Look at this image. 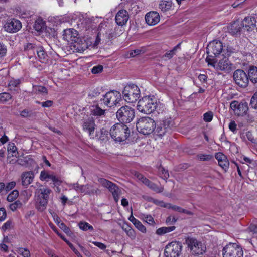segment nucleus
I'll return each instance as SVG.
<instances>
[{
    "mask_svg": "<svg viewBox=\"0 0 257 257\" xmlns=\"http://www.w3.org/2000/svg\"><path fill=\"white\" fill-rule=\"evenodd\" d=\"M142 52V50L140 49H135L134 50L130 51L125 54V56L126 58L134 57L137 55H138Z\"/></svg>",
    "mask_w": 257,
    "mask_h": 257,
    "instance_id": "obj_49",
    "label": "nucleus"
},
{
    "mask_svg": "<svg viewBox=\"0 0 257 257\" xmlns=\"http://www.w3.org/2000/svg\"><path fill=\"white\" fill-rule=\"evenodd\" d=\"M109 134L115 141L122 142L129 137L130 131L125 124L117 123L111 127Z\"/></svg>",
    "mask_w": 257,
    "mask_h": 257,
    "instance_id": "obj_1",
    "label": "nucleus"
},
{
    "mask_svg": "<svg viewBox=\"0 0 257 257\" xmlns=\"http://www.w3.org/2000/svg\"><path fill=\"white\" fill-rule=\"evenodd\" d=\"M213 112L209 111L203 114V120L206 122H211L213 117Z\"/></svg>",
    "mask_w": 257,
    "mask_h": 257,
    "instance_id": "obj_45",
    "label": "nucleus"
},
{
    "mask_svg": "<svg viewBox=\"0 0 257 257\" xmlns=\"http://www.w3.org/2000/svg\"><path fill=\"white\" fill-rule=\"evenodd\" d=\"M60 228L67 234H70L71 231L70 228L66 226V225L63 223L61 222L59 225Z\"/></svg>",
    "mask_w": 257,
    "mask_h": 257,
    "instance_id": "obj_61",
    "label": "nucleus"
},
{
    "mask_svg": "<svg viewBox=\"0 0 257 257\" xmlns=\"http://www.w3.org/2000/svg\"><path fill=\"white\" fill-rule=\"evenodd\" d=\"M38 46L32 43H27L24 45V52L29 58H31L35 56Z\"/></svg>",
    "mask_w": 257,
    "mask_h": 257,
    "instance_id": "obj_23",
    "label": "nucleus"
},
{
    "mask_svg": "<svg viewBox=\"0 0 257 257\" xmlns=\"http://www.w3.org/2000/svg\"><path fill=\"white\" fill-rule=\"evenodd\" d=\"M181 44H178L176 46H175L172 50L168 51L163 56V58H167L168 59H171L173 57V56L175 54L176 52L177 49L180 48Z\"/></svg>",
    "mask_w": 257,
    "mask_h": 257,
    "instance_id": "obj_36",
    "label": "nucleus"
},
{
    "mask_svg": "<svg viewBox=\"0 0 257 257\" xmlns=\"http://www.w3.org/2000/svg\"><path fill=\"white\" fill-rule=\"evenodd\" d=\"M53 173L50 174L47 171L45 170L42 171L40 173V179L41 180H44L46 181H48L49 180H51Z\"/></svg>",
    "mask_w": 257,
    "mask_h": 257,
    "instance_id": "obj_39",
    "label": "nucleus"
},
{
    "mask_svg": "<svg viewBox=\"0 0 257 257\" xmlns=\"http://www.w3.org/2000/svg\"><path fill=\"white\" fill-rule=\"evenodd\" d=\"M206 61L208 65L213 66L216 70L224 71L229 72L231 70L232 64L230 61L226 59L220 60L216 63L215 59L206 58Z\"/></svg>",
    "mask_w": 257,
    "mask_h": 257,
    "instance_id": "obj_11",
    "label": "nucleus"
},
{
    "mask_svg": "<svg viewBox=\"0 0 257 257\" xmlns=\"http://www.w3.org/2000/svg\"><path fill=\"white\" fill-rule=\"evenodd\" d=\"M247 75L248 80L249 79L251 82L257 83V67L255 66L250 67Z\"/></svg>",
    "mask_w": 257,
    "mask_h": 257,
    "instance_id": "obj_26",
    "label": "nucleus"
},
{
    "mask_svg": "<svg viewBox=\"0 0 257 257\" xmlns=\"http://www.w3.org/2000/svg\"><path fill=\"white\" fill-rule=\"evenodd\" d=\"M157 100L153 96H146L140 99L137 104V109L146 114H150L156 108Z\"/></svg>",
    "mask_w": 257,
    "mask_h": 257,
    "instance_id": "obj_2",
    "label": "nucleus"
},
{
    "mask_svg": "<svg viewBox=\"0 0 257 257\" xmlns=\"http://www.w3.org/2000/svg\"><path fill=\"white\" fill-rule=\"evenodd\" d=\"M174 122L171 118H167L156 123L154 134L159 137H162L166 133L170 132L174 127Z\"/></svg>",
    "mask_w": 257,
    "mask_h": 257,
    "instance_id": "obj_8",
    "label": "nucleus"
},
{
    "mask_svg": "<svg viewBox=\"0 0 257 257\" xmlns=\"http://www.w3.org/2000/svg\"><path fill=\"white\" fill-rule=\"evenodd\" d=\"M7 51L6 46L0 42V57L4 56L6 54Z\"/></svg>",
    "mask_w": 257,
    "mask_h": 257,
    "instance_id": "obj_62",
    "label": "nucleus"
},
{
    "mask_svg": "<svg viewBox=\"0 0 257 257\" xmlns=\"http://www.w3.org/2000/svg\"><path fill=\"white\" fill-rule=\"evenodd\" d=\"M233 80L237 85L243 88L246 87L249 82L248 75L241 69H237L234 71Z\"/></svg>",
    "mask_w": 257,
    "mask_h": 257,
    "instance_id": "obj_14",
    "label": "nucleus"
},
{
    "mask_svg": "<svg viewBox=\"0 0 257 257\" xmlns=\"http://www.w3.org/2000/svg\"><path fill=\"white\" fill-rule=\"evenodd\" d=\"M14 227V223L11 220H8L6 222H5L3 226L1 227V229L2 231L5 232L7 230H10L13 229Z\"/></svg>",
    "mask_w": 257,
    "mask_h": 257,
    "instance_id": "obj_40",
    "label": "nucleus"
},
{
    "mask_svg": "<svg viewBox=\"0 0 257 257\" xmlns=\"http://www.w3.org/2000/svg\"><path fill=\"white\" fill-rule=\"evenodd\" d=\"M182 245L179 241H173L169 243L164 250L166 257H178L181 252Z\"/></svg>",
    "mask_w": 257,
    "mask_h": 257,
    "instance_id": "obj_12",
    "label": "nucleus"
},
{
    "mask_svg": "<svg viewBox=\"0 0 257 257\" xmlns=\"http://www.w3.org/2000/svg\"><path fill=\"white\" fill-rule=\"evenodd\" d=\"M243 30L249 31L254 29L256 26V20L254 17L247 16L244 18L242 21H240Z\"/></svg>",
    "mask_w": 257,
    "mask_h": 257,
    "instance_id": "obj_19",
    "label": "nucleus"
},
{
    "mask_svg": "<svg viewBox=\"0 0 257 257\" xmlns=\"http://www.w3.org/2000/svg\"><path fill=\"white\" fill-rule=\"evenodd\" d=\"M105 110L101 108L99 104L93 106V109L91 110V113L93 115L100 116L104 115Z\"/></svg>",
    "mask_w": 257,
    "mask_h": 257,
    "instance_id": "obj_33",
    "label": "nucleus"
},
{
    "mask_svg": "<svg viewBox=\"0 0 257 257\" xmlns=\"http://www.w3.org/2000/svg\"><path fill=\"white\" fill-rule=\"evenodd\" d=\"M34 90L36 91V92L45 94H47L48 93L47 89L44 86H36L34 87Z\"/></svg>",
    "mask_w": 257,
    "mask_h": 257,
    "instance_id": "obj_52",
    "label": "nucleus"
},
{
    "mask_svg": "<svg viewBox=\"0 0 257 257\" xmlns=\"http://www.w3.org/2000/svg\"><path fill=\"white\" fill-rule=\"evenodd\" d=\"M110 192L112 193L115 202L116 203L118 202L121 192V189L117 185H116L115 187H113V189H112V191H111Z\"/></svg>",
    "mask_w": 257,
    "mask_h": 257,
    "instance_id": "obj_34",
    "label": "nucleus"
},
{
    "mask_svg": "<svg viewBox=\"0 0 257 257\" xmlns=\"http://www.w3.org/2000/svg\"><path fill=\"white\" fill-rule=\"evenodd\" d=\"M19 193L17 190H14L7 196V199L9 202L15 200L19 196Z\"/></svg>",
    "mask_w": 257,
    "mask_h": 257,
    "instance_id": "obj_42",
    "label": "nucleus"
},
{
    "mask_svg": "<svg viewBox=\"0 0 257 257\" xmlns=\"http://www.w3.org/2000/svg\"><path fill=\"white\" fill-rule=\"evenodd\" d=\"M98 181L102 186L107 188L110 192L113 189V187H115L116 186L114 183L104 178H99Z\"/></svg>",
    "mask_w": 257,
    "mask_h": 257,
    "instance_id": "obj_27",
    "label": "nucleus"
},
{
    "mask_svg": "<svg viewBox=\"0 0 257 257\" xmlns=\"http://www.w3.org/2000/svg\"><path fill=\"white\" fill-rule=\"evenodd\" d=\"M135 226L142 233L146 232V227L142 224V223L138 220L135 224Z\"/></svg>",
    "mask_w": 257,
    "mask_h": 257,
    "instance_id": "obj_55",
    "label": "nucleus"
},
{
    "mask_svg": "<svg viewBox=\"0 0 257 257\" xmlns=\"http://www.w3.org/2000/svg\"><path fill=\"white\" fill-rule=\"evenodd\" d=\"M36 52L39 59L41 62L44 63L47 61L48 55L42 46L39 45L38 46Z\"/></svg>",
    "mask_w": 257,
    "mask_h": 257,
    "instance_id": "obj_25",
    "label": "nucleus"
},
{
    "mask_svg": "<svg viewBox=\"0 0 257 257\" xmlns=\"http://www.w3.org/2000/svg\"><path fill=\"white\" fill-rule=\"evenodd\" d=\"M12 98L11 95L9 93L3 92L0 93V101L5 102Z\"/></svg>",
    "mask_w": 257,
    "mask_h": 257,
    "instance_id": "obj_48",
    "label": "nucleus"
},
{
    "mask_svg": "<svg viewBox=\"0 0 257 257\" xmlns=\"http://www.w3.org/2000/svg\"><path fill=\"white\" fill-rule=\"evenodd\" d=\"M17 150V148L15 145V144L13 143H9L7 148V151L8 154H9L10 153H12V156H16V154L18 153L16 152Z\"/></svg>",
    "mask_w": 257,
    "mask_h": 257,
    "instance_id": "obj_41",
    "label": "nucleus"
},
{
    "mask_svg": "<svg viewBox=\"0 0 257 257\" xmlns=\"http://www.w3.org/2000/svg\"><path fill=\"white\" fill-rule=\"evenodd\" d=\"M78 34L76 30L74 29H68L63 31V39L70 43H77L78 42Z\"/></svg>",
    "mask_w": 257,
    "mask_h": 257,
    "instance_id": "obj_16",
    "label": "nucleus"
},
{
    "mask_svg": "<svg viewBox=\"0 0 257 257\" xmlns=\"http://www.w3.org/2000/svg\"><path fill=\"white\" fill-rule=\"evenodd\" d=\"M108 131L106 129L102 128L99 132L96 134V136L98 139L102 141H106L108 140Z\"/></svg>",
    "mask_w": 257,
    "mask_h": 257,
    "instance_id": "obj_32",
    "label": "nucleus"
},
{
    "mask_svg": "<svg viewBox=\"0 0 257 257\" xmlns=\"http://www.w3.org/2000/svg\"><path fill=\"white\" fill-rule=\"evenodd\" d=\"M117 119L123 124L131 122L135 116V110L133 108L124 106L120 107L116 112Z\"/></svg>",
    "mask_w": 257,
    "mask_h": 257,
    "instance_id": "obj_5",
    "label": "nucleus"
},
{
    "mask_svg": "<svg viewBox=\"0 0 257 257\" xmlns=\"http://www.w3.org/2000/svg\"><path fill=\"white\" fill-rule=\"evenodd\" d=\"M23 78L14 79L11 78L9 81L8 86L10 88V90L12 91H15L18 92L19 90V86L21 83Z\"/></svg>",
    "mask_w": 257,
    "mask_h": 257,
    "instance_id": "obj_24",
    "label": "nucleus"
},
{
    "mask_svg": "<svg viewBox=\"0 0 257 257\" xmlns=\"http://www.w3.org/2000/svg\"><path fill=\"white\" fill-rule=\"evenodd\" d=\"M103 98H101L99 103L102 106L103 104L108 107H112L116 105L121 100V93L115 90L107 92L105 95H103Z\"/></svg>",
    "mask_w": 257,
    "mask_h": 257,
    "instance_id": "obj_7",
    "label": "nucleus"
},
{
    "mask_svg": "<svg viewBox=\"0 0 257 257\" xmlns=\"http://www.w3.org/2000/svg\"><path fill=\"white\" fill-rule=\"evenodd\" d=\"M7 217L6 210L4 208H0V221H3L5 220Z\"/></svg>",
    "mask_w": 257,
    "mask_h": 257,
    "instance_id": "obj_64",
    "label": "nucleus"
},
{
    "mask_svg": "<svg viewBox=\"0 0 257 257\" xmlns=\"http://www.w3.org/2000/svg\"><path fill=\"white\" fill-rule=\"evenodd\" d=\"M16 184V183L15 181L9 182L5 185L4 189L7 192L9 191L15 187Z\"/></svg>",
    "mask_w": 257,
    "mask_h": 257,
    "instance_id": "obj_60",
    "label": "nucleus"
},
{
    "mask_svg": "<svg viewBox=\"0 0 257 257\" xmlns=\"http://www.w3.org/2000/svg\"><path fill=\"white\" fill-rule=\"evenodd\" d=\"M44 23L42 20H38L35 21V24L34 25V28L35 30H36L38 32H40L42 31Z\"/></svg>",
    "mask_w": 257,
    "mask_h": 257,
    "instance_id": "obj_44",
    "label": "nucleus"
},
{
    "mask_svg": "<svg viewBox=\"0 0 257 257\" xmlns=\"http://www.w3.org/2000/svg\"><path fill=\"white\" fill-rule=\"evenodd\" d=\"M242 29H243L241 22L238 19L234 21L227 26L228 32L233 36L240 35Z\"/></svg>",
    "mask_w": 257,
    "mask_h": 257,
    "instance_id": "obj_17",
    "label": "nucleus"
},
{
    "mask_svg": "<svg viewBox=\"0 0 257 257\" xmlns=\"http://www.w3.org/2000/svg\"><path fill=\"white\" fill-rule=\"evenodd\" d=\"M159 176L164 180H167L169 177L168 171L166 170L161 165L158 167Z\"/></svg>",
    "mask_w": 257,
    "mask_h": 257,
    "instance_id": "obj_35",
    "label": "nucleus"
},
{
    "mask_svg": "<svg viewBox=\"0 0 257 257\" xmlns=\"http://www.w3.org/2000/svg\"><path fill=\"white\" fill-rule=\"evenodd\" d=\"M185 243L187 245L188 250L193 255L203 254L205 251L206 247L201 241L194 237H186L185 238Z\"/></svg>",
    "mask_w": 257,
    "mask_h": 257,
    "instance_id": "obj_4",
    "label": "nucleus"
},
{
    "mask_svg": "<svg viewBox=\"0 0 257 257\" xmlns=\"http://www.w3.org/2000/svg\"><path fill=\"white\" fill-rule=\"evenodd\" d=\"M129 18L128 12L122 9L119 11L115 16V22L119 26H122L127 22Z\"/></svg>",
    "mask_w": 257,
    "mask_h": 257,
    "instance_id": "obj_21",
    "label": "nucleus"
},
{
    "mask_svg": "<svg viewBox=\"0 0 257 257\" xmlns=\"http://www.w3.org/2000/svg\"><path fill=\"white\" fill-rule=\"evenodd\" d=\"M47 204L46 199L39 197L36 202V208L38 211L42 212L46 209Z\"/></svg>",
    "mask_w": 257,
    "mask_h": 257,
    "instance_id": "obj_29",
    "label": "nucleus"
},
{
    "mask_svg": "<svg viewBox=\"0 0 257 257\" xmlns=\"http://www.w3.org/2000/svg\"><path fill=\"white\" fill-rule=\"evenodd\" d=\"M215 157L218 160V162L227 159L226 156L221 152L216 153Z\"/></svg>",
    "mask_w": 257,
    "mask_h": 257,
    "instance_id": "obj_63",
    "label": "nucleus"
},
{
    "mask_svg": "<svg viewBox=\"0 0 257 257\" xmlns=\"http://www.w3.org/2000/svg\"><path fill=\"white\" fill-rule=\"evenodd\" d=\"M22 23L18 19L11 18L8 19L4 25V30L10 33H15L22 28Z\"/></svg>",
    "mask_w": 257,
    "mask_h": 257,
    "instance_id": "obj_13",
    "label": "nucleus"
},
{
    "mask_svg": "<svg viewBox=\"0 0 257 257\" xmlns=\"http://www.w3.org/2000/svg\"><path fill=\"white\" fill-rule=\"evenodd\" d=\"M22 204L19 200H17L15 202L11 203L9 205L10 209L13 211H16L18 208H20L22 207Z\"/></svg>",
    "mask_w": 257,
    "mask_h": 257,
    "instance_id": "obj_46",
    "label": "nucleus"
},
{
    "mask_svg": "<svg viewBox=\"0 0 257 257\" xmlns=\"http://www.w3.org/2000/svg\"><path fill=\"white\" fill-rule=\"evenodd\" d=\"M78 226L81 230L83 231L93 230V227L92 225H90L88 223L85 221H81L79 223Z\"/></svg>",
    "mask_w": 257,
    "mask_h": 257,
    "instance_id": "obj_38",
    "label": "nucleus"
},
{
    "mask_svg": "<svg viewBox=\"0 0 257 257\" xmlns=\"http://www.w3.org/2000/svg\"><path fill=\"white\" fill-rule=\"evenodd\" d=\"M152 202L156 205L162 207L169 208L170 203H166L163 201H160L157 199H152Z\"/></svg>",
    "mask_w": 257,
    "mask_h": 257,
    "instance_id": "obj_50",
    "label": "nucleus"
},
{
    "mask_svg": "<svg viewBox=\"0 0 257 257\" xmlns=\"http://www.w3.org/2000/svg\"><path fill=\"white\" fill-rule=\"evenodd\" d=\"M172 6V2L171 0H161L160 2L159 7L163 12H166L169 10Z\"/></svg>",
    "mask_w": 257,
    "mask_h": 257,
    "instance_id": "obj_28",
    "label": "nucleus"
},
{
    "mask_svg": "<svg viewBox=\"0 0 257 257\" xmlns=\"http://www.w3.org/2000/svg\"><path fill=\"white\" fill-rule=\"evenodd\" d=\"M242 248L236 243H229L223 249V257H242Z\"/></svg>",
    "mask_w": 257,
    "mask_h": 257,
    "instance_id": "obj_9",
    "label": "nucleus"
},
{
    "mask_svg": "<svg viewBox=\"0 0 257 257\" xmlns=\"http://www.w3.org/2000/svg\"><path fill=\"white\" fill-rule=\"evenodd\" d=\"M58 235L69 245V246L71 248V249L73 251V252L76 254V255L78 257H83L82 255L79 253V252L74 247L73 244L70 243L67 239L64 237V236L62 234H58Z\"/></svg>",
    "mask_w": 257,
    "mask_h": 257,
    "instance_id": "obj_37",
    "label": "nucleus"
},
{
    "mask_svg": "<svg viewBox=\"0 0 257 257\" xmlns=\"http://www.w3.org/2000/svg\"><path fill=\"white\" fill-rule=\"evenodd\" d=\"M69 187L74 189L78 193H85L86 194H93L97 193L98 191V189H91V186L89 184L80 185L78 183L70 184Z\"/></svg>",
    "mask_w": 257,
    "mask_h": 257,
    "instance_id": "obj_15",
    "label": "nucleus"
},
{
    "mask_svg": "<svg viewBox=\"0 0 257 257\" xmlns=\"http://www.w3.org/2000/svg\"><path fill=\"white\" fill-rule=\"evenodd\" d=\"M197 158L201 161H209L213 158V156L210 154H200L197 155Z\"/></svg>",
    "mask_w": 257,
    "mask_h": 257,
    "instance_id": "obj_51",
    "label": "nucleus"
},
{
    "mask_svg": "<svg viewBox=\"0 0 257 257\" xmlns=\"http://www.w3.org/2000/svg\"><path fill=\"white\" fill-rule=\"evenodd\" d=\"M250 104L252 108L257 109V92L252 97Z\"/></svg>",
    "mask_w": 257,
    "mask_h": 257,
    "instance_id": "obj_56",
    "label": "nucleus"
},
{
    "mask_svg": "<svg viewBox=\"0 0 257 257\" xmlns=\"http://www.w3.org/2000/svg\"><path fill=\"white\" fill-rule=\"evenodd\" d=\"M17 252L23 257H30L31 254L30 251L25 248H19L17 249Z\"/></svg>",
    "mask_w": 257,
    "mask_h": 257,
    "instance_id": "obj_43",
    "label": "nucleus"
},
{
    "mask_svg": "<svg viewBox=\"0 0 257 257\" xmlns=\"http://www.w3.org/2000/svg\"><path fill=\"white\" fill-rule=\"evenodd\" d=\"M219 165L222 167L225 171H226L229 166V161L226 159L221 161L220 162H218Z\"/></svg>",
    "mask_w": 257,
    "mask_h": 257,
    "instance_id": "obj_58",
    "label": "nucleus"
},
{
    "mask_svg": "<svg viewBox=\"0 0 257 257\" xmlns=\"http://www.w3.org/2000/svg\"><path fill=\"white\" fill-rule=\"evenodd\" d=\"M248 110V104L247 103H239L237 110L235 112L238 115L243 116L246 114Z\"/></svg>",
    "mask_w": 257,
    "mask_h": 257,
    "instance_id": "obj_30",
    "label": "nucleus"
},
{
    "mask_svg": "<svg viewBox=\"0 0 257 257\" xmlns=\"http://www.w3.org/2000/svg\"><path fill=\"white\" fill-rule=\"evenodd\" d=\"M175 229V226L162 227L156 230V234L159 235H162L165 233L170 232Z\"/></svg>",
    "mask_w": 257,
    "mask_h": 257,
    "instance_id": "obj_31",
    "label": "nucleus"
},
{
    "mask_svg": "<svg viewBox=\"0 0 257 257\" xmlns=\"http://www.w3.org/2000/svg\"><path fill=\"white\" fill-rule=\"evenodd\" d=\"M34 179V173L32 171L24 172L21 174V183L24 186L27 187L30 184Z\"/></svg>",
    "mask_w": 257,
    "mask_h": 257,
    "instance_id": "obj_22",
    "label": "nucleus"
},
{
    "mask_svg": "<svg viewBox=\"0 0 257 257\" xmlns=\"http://www.w3.org/2000/svg\"><path fill=\"white\" fill-rule=\"evenodd\" d=\"M122 94L125 101L134 103L140 97V90L136 85L130 84L124 87Z\"/></svg>",
    "mask_w": 257,
    "mask_h": 257,
    "instance_id": "obj_6",
    "label": "nucleus"
},
{
    "mask_svg": "<svg viewBox=\"0 0 257 257\" xmlns=\"http://www.w3.org/2000/svg\"><path fill=\"white\" fill-rule=\"evenodd\" d=\"M51 180L53 182V185L55 186H59L62 183V181L60 178L55 175L54 174L51 179Z\"/></svg>",
    "mask_w": 257,
    "mask_h": 257,
    "instance_id": "obj_54",
    "label": "nucleus"
},
{
    "mask_svg": "<svg viewBox=\"0 0 257 257\" xmlns=\"http://www.w3.org/2000/svg\"><path fill=\"white\" fill-rule=\"evenodd\" d=\"M100 89L98 88L94 89L91 92H89L88 96L91 98L97 97L101 94Z\"/></svg>",
    "mask_w": 257,
    "mask_h": 257,
    "instance_id": "obj_57",
    "label": "nucleus"
},
{
    "mask_svg": "<svg viewBox=\"0 0 257 257\" xmlns=\"http://www.w3.org/2000/svg\"><path fill=\"white\" fill-rule=\"evenodd\" d=\"M103 69V67L102 65H98L97 66H94L91 69V72L93 74H98L102 71Z\"/></svg>",
    "mask_w": 257,
    "mask_h": 257,
    "instance_id": "obj_59",
    "label": "nucleus"
},
{
    "mask_svg": "<svg viewBox=\"0 0 257 257\" xmlns=\"http://www.w3.org/2000/svg\"><path fill=\"white\" fill-rule=\"evenodd\" d=\"M155 126H156L155 121L149 117H142L136 123L137 130L144 135L154 133Z\"/></svg>",
    "mask_w": 257,
    "mask_h": 257,
    "instance_id": "obj_3",
    "label": "nucleus"
},
{
    "mask_svg": "<svg viewBox=\"0 0 257 257\" xmlns=\"http://www.w3.org/2000/svg\"><path fill=\"white\" fill-rule=\"evenodd\" d=\"M20 115L24 118L31 117L33 115V112L32 110L25 109L20 112Z\"/></svg>",
    "mask_w": 257,
    "mask_h": 257,
    "instance_id": "obj_53",
    "label": "nucleus"
},
{
    "mask_svg": "<svg viewBox=\"0 0 257 257\" xmlns=\"http://www.w3.org/2000/svg\"><path fill=\"white\" fill-rule=\"evenodd\" d=\"M223 51V44L218 40H214L210 42L207 47V57L210 58L215 59Z\"/></svg>",
    "mask_w": 257,
    "mask_h": 257,
    "instance_id": "obj_10",
    "label": "nucleus"
},
{
    "mask_svg": "<svg viewBox=\"0 0 257 257\" xmlns=\"http://www.w3.org/2000/svg\"><path fill=\"white\" fill-rule=\"evenodd\" d=\"M149 188L156 193H161L164 190L163 187L158 186L153 182H152L151 184H150Z\"/></svg>",
    "mask_w": 257,
    "mask_h": 257,
    "instance_id": "obj_47",
    "label": "nucleus"
},
{
    "mask_svg": "<svg viewBox=\"0 0 257 257\" xmlns=\"http://www.w3.org/2000/svg\"><path fill=\"white\" fill-rule=\"evenodd\" d=\"M82 127L84 131L89 133L90 137H93V134L95 129V124L93 117H89L87 119H85Z\"/></svg>",
    "mask_w": 257,
    "mask_h": 257,
    "instance_id": "obj_20",
    "label": "nucleus"
},
{
    "mask_svg": "<svg viewBox=\"0 0 257 257\" xmlns=\"http://www.w3.org/2000/svg\"><path fill=\"white\" fill-rule=\"evenodd\" d=\"M145 19L148 25L154 26L159 22L160 17L157 12L150 11L146 14Z\"/></svg>",
    "mask_w": 257,
    "mask_h": 257,
    "instance_id": "obj_18",
    "label": "nucleus"
}]
</instances>
